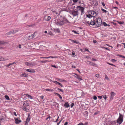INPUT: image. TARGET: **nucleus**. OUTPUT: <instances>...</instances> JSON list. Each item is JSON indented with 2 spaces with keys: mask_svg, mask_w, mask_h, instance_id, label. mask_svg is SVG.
Returning a JSON list of instances; mask_svg holds the SVG:
<instances>
[{
  "mask_svg": "<svg viewBox=\"0 0 125 125\" xmlns=\"http://www.w3.org/2000/svg\"><path fill=\"white\" fill-rule=\"evenodd\" d=\"M54 22L56 24L59 26H61L63 25L64 22L63 20L61 21L60 19L55 20Z\"/></svg>",
  "mask_w": 125,
  "mask_h": 125,
  "instance_id": "nucleus-1",
  "label": "nucleus"
},
{
  "mask_svg": "<svg viewBox=\"0 0 125 125\" xmlns=\"http://www.w3.org/2000/svg\"><path fill=\"white\" fill-rule=\"evenodd\" d=\"M102 20L100 18H98L96 19L95 24L97 27H98L100 26L102 24Z\"/></svg>",
  "mask_w": 125,
  "mask_h": 125,
  "instance_id": "nucleus-2",
  "label": "nucleus"
},
{
  "mask_svg": "<svg viewBox=\"0 0 125 125\" xmlns=\"http://www.w3.org/2000/svg\"><path fill=\"white\" fill-rule=\"evenodd\" d=\"M123 115L119 113V116L117 120V122L119 125L121 124L123 122Z\"/></svg>",
  "mask_w": 125,
  "mask_h": 125,
  "instance_id": "nucleus-3",
  "label": "nucleus"
},
{
  "mask_svg": "<svg viewBox=\"0 0 125 125\" xmlns=\"http://www.w3.org/2000/svg\"><path fill=\"white\" fill-rule=\"evenodd\" d=\"M25 64L26 65L31 67H33L37 64L33 62H25Z\"/></svg>",
  "mask_w": 125,
  "mask_h": 125,
  "instance_id": "nucleus-4",
  "label": "nucleus"
},
{
  "mask_svg": "<svg viewBox=\"0 0 125 125\" xmlns=\"http://www.w3.org/2000/svg\"><path fill=\"white\" fill-rule=\"evenodd\" d=\"M6 43V42L3 41H0V50H2L4 49V47L3 46Z\"/></svg>",
  "mask_w": 125,
  "mask_h": 125,
  "instance_id": "nucleus-5",
  "label": "nucleus"
},
{
  "mask_svg": "<svg viewBox=\"0 0 125 125\" xmlns=\"http://www.w3.org/2000/svg\"><path fill=\"white\" fill-rule=\"evenodd\" d=\"M89 13L93 17H94L96 15V13L93 10H90L89 12Z\"/></svg>",
  "mask_w": 125,
  "mask_h": 125,
  "instance_id": "nucleus-6",
  "label": "nucleus"
},
{
  "mask_svg": "<svg viewBox=\"0 0 125 125\" xmlns=\"http://www.w3.org/2000/svg\"><path fill=\"white\" fill-rule=\"evenodd\" d=\"M30 115L29 114L28 115V118L26 119V121L25 122V125H28V123L30 120Z\"/></svg>",
  "mask_w": 125,
  "mask_h": 125,
  "instance_id": "nucleus-7",
  "label": "nucleus"
},
{
  "mask_svg": "<svg viewBox=\"0 0 125 125\" xmlns=\"http://www.w3.org/2000/svg\"><path fill=\"white\" fill-rule=\"evenodd\" d=\"M71 14H72L73 17L76 16L78 15V12L77 11H74L72 12Z\"/></svg>",
  "mask_w": 125,
  "mask_h": 125,
  "instance_id": "nucleus-8",
  "label": "nucleus"
},
{
  "mask_svg": "<svg viewBox=\"0 0 125 125\" xmlns=\"http://www.w3.org/2000/svg\"><path fill=\"white\" fill-rule=\"evenodd\" d=\"M77 8L78 9H79L81 12L82 14L83 13V11L84 9L83 7H81L79 6H78L77 7Z\"/></svg>",
  "mask_w": 125,
  "mask_h": 125,
  "instance_id": "nucleus-9",
  "label": "nucleus"
},
{
  "mask_svg": "<svg viewBox=\"0 0 125 125\" xmlns=\"http://www.w3.org/2000/svg\"><path fill=\"white\" fill-rule=\"evenodd\" d=\"M110 99L111 100H112L113 98V97L116 94L113 92H111L110 93Z\"/></svg>",
  "mask_w": 125,
  "mask_h": 125,
  "instance_id": "nucleus-10",
  "label": "nucleus"
},
{
  "mask_svg": "<svg viewBox=\"0 0 125 125\" xmlns=\"http://www.w3.org/2000/svg\"><path fill=\"white\" fill-rule=\"evenodd\" d=\"M29 101H26L24 102L23 104L24 106H29Z\"/></svg>",
  "mask_w": 125,
  "mask_h": 125,
  "instance_id": "nucleus-11",
  "label": "nucleus"
},
{
  "mask_svg": "<svg viewBox=\"0 0 125 125\" xmlns=\"http://www.w3.org/2000/svg\"><path fill=\"white\" fill-rule=\"evenodd\" d=\"M25 70L26 71L28 72H29L34 73L35 72V71L34 70H33L32 69H25Z\"/></svg>",
  "mask_w": 125,
  "mask_h": 125,
  "instance_id": "nucleus-12",
  "label": "nucleus"
},
{
  "mask_svg": "<svg viewBox=\"0 0 125 125\" xmlns=\"http://www.w3.org/2000/svg\"><path fill=\"white\" fill-rule=\"evenodd\" d=\"M51 17L50 16H46L44 17V19L45 20L47 21H49L51 19Z\"/></svg>",
  "mask_w": 125,
  "mask_h": 125,
  "instance_id": "nucleus-13",
  "label": "nucleus"
},
{
  "mask_svg": "<svg viewBox=\"0 0 125 125\" xmlns=\"http://www.w3.org/2000/svg\"><path fill=\"white\" fill-rule=\"evenodd\" d=\"M18 31H17L16 30H12L10 31V34H14L15 33L17 32Z\"/></svg>",
  "mask_w": 125,
  "mask_h": 125,
  "instance_id": "nucleus-14",
  "label": "nucleus"
},
{
  "mask_svg": "<svg viewBox=\"0 0 125 125\" xmlns=\"http://www.w3.org/2000/svg\"><path fill=\"white\" fill-rule=\"evenodd\" d=\"M21 120H19L17 118H16L15 119V123L17 124H19L21 122Z\"/></svg>",
  "mask_w": 125,
  "mask_h": 125,
  "instance_id": "nucleus-15",
  "label": "nucleus"
},
{
  "mask_svg": "<svg viewBox=\"0 0 125 125\" xmlns=\"http://www.w3.org/2000/svg\"><path fill=\"white\" fill-rule=\"evenodd\" d=\"M0 61H5L7 60H8L9 59L7 57L4 58L2 57H0Z\"/></svg>",
  "mask_w": 125,
  "mask_h": 125,
  "instance_id": "nucleus-16",
  "label": "nucleus"
},
{
  "mask_svg": "<svg viewBox=\"0 0 125 125\" xmlns=\"http://www.w3.org/2000/svg\"><path fill=\"white\" fill-rule=\"evenodd\" d=\"M110 124V125H119L117 122L115 121L111 122Z\"/></svg>",
  "mask_w": 125,
  "mask_h": 125,
  "instance_id": "nucleus-17",
  "label": "nucleus"
},
{
  "mask_svg": "<svg viewBox=\"0 0 125 125\" xmlns=\"http://www.w3.org/2000/svg\"><path fill=\"white\" fill-rule=\"evenodd\" d=\"M95 21L94 20L93 21L91 20L90 22V24L92 25H94L95 24Z\"/></svg>",
  "mask_w": 125,
  "mask_h": 125,
  "instance_id": "nucleus-18",
  "label": "nucleus"
},
{
  "mask_svg": "<svg viewBox=\"0 0 125 125\" xmlns=\"http://www.w3.org/2000/svg\"><path fill=\"white\" fill-rule=\"evenodd\" d=\"M64 106L66 107H68L70 106V105L69 104L68 102H66L64 104Z\"/></svg>",
  "mask_w": 125,
  "mask_h": 125,
  "instance_id": "nucleus-19",
  "label": "nucleus"
},
{
  "mask_svg": "<svg viewBox=\"0 0 125 125\" xmlns=\"http://www.w3.org/2000/svg\"><path fill=\"white\" fill-rule=\"evenodd\" d=\"M54 83L57 84H58L59 85L61 86V87H63V86L62 84L56 81H54Z\"/></svg>",
  "mask_w": 125,
  "mask_h": 125,
  "instance_id": "nucleus-20",
  "label": "nucleus"
},
{
  "mask_svg": "<svg viewBox=\"0 0 125 125\" xmlns=\"http://www.w3.org/2000/svg\"><path fill=\"white\" fill-rule=\"evenodd\" d=\"M103 24L105 26H110V25L108 24V25L105 22H103Z\"/></svg>",
  "mask_w": 125,
  "mask_h": 125,
  "instance_id": "nucleus-21",
  "label": "nucleus"
},
{
  "mask_svg": "<svg viewBox=\"0 0 125 125\" xmlns=\"http://www.w3.org/2000/svg\"><path fill=\"white\" fill-rule=\"evenodd\" d=\"M77 78L80 81L82 79H81V77L80 76H79L78 75H77Z\"/></svg>",
  "mask_w": 125,
  "mask_h": 125,
  "instance_id": "nucleus-22",
  "label": "nucleus"
},
{
  "mask_svg": "<svg viewBox=\"0 0 125 125\" xmlns=\"http://www.w3.org/2000/svg\"><path fill=\"white\" fill-rule=\"evenodd\" d=\"M33 38V37H32V35H30L29 36L28 38V39L29 40H30L31 39H32Z\"/></svg>",
  "mask_w": 125,
  "mask_h": 125,
  "instance_id": "nucleus-23",
  "label": "nucleus"
},
{
  "mask_svg": "<svg viewBox=\"0 0 125 125\" xmlns=\"http://www.w3.org/2000/svg\"><path fill=\"white\" fill-rule=\"evenodd\" d=\"M27 76H28V74H27L25 73H24L22 74L21 76L26 77H27Z\"/></svg>",
  "mask_w": 125,
  "mask_h": 125,
  "instance_id": "nucleus-24",
  "label": "nucleus"
},
{
  "mask_svg": "<svg viewBox=\"0 0 125 125\" xmlns=\"http://www.w3.org/2000/svg\"><path fill=\"white\" fill-rule=\"evenodd\" d=\"M26 95L27 96V97L29 98H30L31 99H32V97L30 95L27 94H26Z\"/></svg>",
  "mask_w": 125,
  "mask_h": 125,
  "instance_id": "nucleus-25",
  "label": "nucleus"
},
{
  "mask_svg": "<svg viewBox=\"0 0 125 125\" xmlns=\"http://www.w3.org/2000/svg\"><path fill=\"white\" fill-rule=\"evenodd\" d=\"M69 40H71L72 42H74V43H75L76 44H78L79 43L78 42H76V41L72 40L71 39H69Z\"/></svg>",
  "mask_w": 125,
  "mask_h": 125,
  "instance_id": "nucleus-26",
  "label": "nucleus"
},
{
  "mask_svg": "<svg viewBox=\"0 0 125 125\" xmlns=\"http://www.w3.org/2000/svg\"><path fill=\"white\" fill-rule=\"evenodd\" d=\"M87 17H88L90 18L92 17V16L90 14H89H89L88 15H87Z\"/></svg>",
  "mask_w": 125,
  "mask_h": 125,
  "instance_id": "nucleus-27",
  "label": "nucleus"
},
{
  "mask_svg": "<svg viewBox=\"0 0 125 125\" xmlns=\"http://www.w3.org/2000/svg\"><path fill=\"white\" fill-rule=\"evenodd\" d=\"M5 98L7 100H10V98L7 95H5Z\"/></svg>",
  "mask_w": 125,
  "mask_h": 125,
  "instance_id": "nucleus-28",
  "label": "nucleus"
},
{
  "mask_svg": "<svg viewBox=\"0 0 125 125\" xmlns=\"http://www.w3.org/2000/svg\"><path fill=\"white\" fill-rule=\"evenodd\" d=\"M56 57V56H55V57H53L52 56H50L49 57H48V58H56L57 57Z\"/></svg>",
  "mask_w": 125,
  "mask_h": 125,
  "instance_id": "nucleus-29",
  "label": "nucleus"
},
{
  "mask_svg": "<svg viewBox=\"0 0 125 125\" xmlns=\"http://www.w3.org/2000/svg\"><path fill=\"white\" fill-rule=\"evenodd\" d=\"M48 62V60L42 61H41V62H42V63H46V62Z\"/></svg>",
  "mask_w": 125,
  "mask_h": 125,
  "instance_id": "nucleus-30",
  "label": "nucleus"
},
{
  "mask_svg": "<svg viewBox=\"0 0 125 125\" xmlns=\"http://www.w3.org/2000/svg\"><path fill=\"white\" fill-rule=\"evenodd\" d=\"M35 34V32H34L33 34H32V37H33V38L35 37L36 36Z\"/></svg>",
  "mask_w": 125,
  "mask_h": 125,
  "instance_id": "nucleus-31",
  "label": "nucleus"
},
{
  "mask_svg": "<svg viewBox=\"0 0 125 125\" xmlns=\"http://www.w3.org/2000/svg\"><path fill=\"white\" fill-rule=\"evenodd\" d=\"M46 91H53L52 90H51L50 89H45Z\"/></svg>",
  "mask_w": 125,
  "mask_h": 125,
  "instance_id": "nucleus-32",
  "label": "nucleus"
},
{
  "mask_svg": "<svg viewBox=\"0 0 125 125\" xmlns=\"http://www.w3.org/2000/svg\"><path fill=\"white\" fill-rule=\"evenodd\" d=\"M99 113V111H97L94 114V115H96L98 114Z\"/></svg>",
  "mask_w": 125,
  "mask_h": 125,
  "instance_id": "nucleus-33",
  "label": "nucleus"
},
{
  "mask_svg": "<svg viewBox=\"0 0 125 125\" xmlns=\"http://www.w3.org/2000/svg\"><path fill=\"white\" fill-rule=\"evenodd\" d=\"M93 98L95 100H96V99H97V97L96 96H93Z\"/></svg>",
  "mask_w": 125,
  "mask_h": 125,
  "instance_id": "nucleus-34",
  "label": "nucleus"
},
{
  "mask_svg": "<svg viewBox=\"0 0 125 125\" xmlns=\"http://www.w3.org/2000/svg\"><path fill=\"white\" fill-rule=\"evenodd\" d=\"M56 94H57L59 97L60 99H62V97L59 94H58L57 93H56Z\"/></svg>",
  "mask_w": 125,
  "mask_h": 125,
  "instance_id": "nucleus-35",
  "label": "nucleus"
},
{
  "mask_svg": "<svg viewBox=\"0 0 125 125\" xmlns=\"http://www.w3.org/2000/svg\"><path fill=\"white\" fill-rule=\"evenodd\" d=\"M74 103H72L70 105L71 107V108H72V107H73V106L74 105Z\"/></svg>",
  "mask_w": 125,
  "mask_h": 125,
  "instance_id": "nucleus-36",
  "label": "nucleus"
},
{
  "mask_svg": "<svg viewBox=\"0 0 125 125\" xmlns=\"http://www.w3.org/2000/svg\"><path fill=\"white\" fill-rule=\"evenodd\" d=\"M100 76V75L98 74H97L95 75L96 77L98 78H99Z\"/></svg>",
  "mask_w": 125,
  "mask_h": 125,
  "instance_id": "nucleus-37",
  "label": "nucleus"
},
{
  "mask_svg": "<svg viewBox=\"0 0 125 125\" xmlns=\"http://www.w3.org/2000/svg\"><path fill=\"white\" fill-rule=\"evenodd\" d=\"M101 10L103 12H107V11L105 10L104 9H101Z\"/></svg>",
  "mask_w": 125,
  "mask_h": 125,
  "instance_id": "nucleus-38",
  "label": "nucleus"
},
{
  "mask_svg": "<svg viewBox=\"0 0 125 125\" xmlns=\"http://www.w3.org/2000/svg\"><path fill=\"white\" fill-rule=\"evenodd\" d=\"M105 79H107L108 80H109V79L108 78L107 76L106 75H105Z\"/></svg>",
  "mask_w": 125,
  "mask_h": 125,
  "instance_id": "nucleus-39",
  "label": "nucleus"
},
{
  "mask_svg": "<svg viewBox=\"0 0 125 125\" xmlns=\"http://www.w3.org/2000/svg\"><path fill=\"white\" fill-rule=\"evenodd\" d=\"M85 62L87 63V64H90L91 63V62H90L89 61H87Z\"/></svg>",
  "mask_w": 125,
  "mask_h": 125,
  "instance_id": "nucleus-40",
  "label": "nucleus"
},
{
  "mask_svg": "<svg viewBox=\"0 0 125 125\" xmlns=\"http://www.w3.org/2000/svg\"><path fill=\"white\" fill-rule=\"evenodd\" d=\"M91 60L92 61H97V60L96 59L94 58H92V59H91Z\"/></svg>",
  "mask_w": 125,
  "mask_h": 125,
  "instance_id": "nucleus-41",
  "label": "nucleus"
},
{
  "mask_svg": "<svg viewBox=\"0 0 125 125\" xmlns=\"http://www.w3.org/2000/svg\"><path fill=\"white\" fill-rule=\"evenodd\" d=\"M124 22H123L121 21H119L118 23L120 24H123L124 23Z\"/></svg>",
  "mask_w": 125,
  "mask_h": 125,
  "instance_id": "nucleus-42",
  "label": "nucleus"
},
{
  "mask_svg": "<svg viewBox=\"0 0 125 125\" xmlns=\"http://www.w3.org/2000/svg\"><path fill=\"white\" fill-rule=\"evenodd\" d=\"M63 21L64 22V21H66L67 22H69V21H68V20L66 19H64Z\"/></svg>",
  "mask_w": 125,
  "mask_h": 125,
  "instance_id": "nucleus-43",
  "label": "nucleus"
},
{
  "mask_svg": "<svg viewBox=\"0 0 125 125\" xmlns=\"http://www.w3.org/2000/svg\"><path fill=\"white\" fill-rule=\"evenodd\" d=\"M79 0H73V1L74 3H76Z\"/></svg>",
  "mask_w": 125,
  "mask_h": 125,
  "instance_id": "nucleus-44",
  "label": "nucleus"
},
{
  "mask_svg": "<svg viewBox=\"0 0 125 125\" xmlns=\"http://www.w3.org/2000/svg\"><path fill=\"white\" fill-rule=\"evenodd\" d=\"M48 34L49 35H52V33L50 31L48 33Z\"/></svg>",
  "mask_w": 125,
  "mask_h": 125,
  "instance_id": "nucleus-45",
  "label": "nucleus"
},
{
  "mask_svg": "<svg viewBox=\"0 0 125 125\" xmlns=\"http://www.w3.org/2000/svg\"><path fill=\"white\" fill-rule=\"evenodd\" d=\"M11 65V63H9V64L8 65H6V66H7V67H9L10 66V65Z\"/></svg>",
  "mask_w": 125,
  "mask_h": 125,
  "instance_id": "nucleus-46",
  "label": "nucleus"
},
{
  "mask_svg": "<svg viewBox=\"0 0 125 125\" xmlns=\"http://www.w3.org/2000/svg\"><path fill=\"white\" fill-rule=\"evenodd\" d=\"M62 119L57 124V125H59L60 123L62 121Z\"/></svg>",
  "mask_w": 125,
  "mask_h": 125,
  "instance_id": "nucleus-47",
  "label": "nucleus"
},
{
  "mask_svg": "<svg viewBox=\"0 0 125 125\" xmlns=\"http://www.w3.org/2000/svg\"><path fill=\"white\" fill-rule=\"evenodd\" d=\"M10 35V32L6 33L5 34V35Z\"/></svg>",
  "mask_w": 125,
  "mask_h": 125,
  "instance_id": "nucleus-48",
  "label": "nucleus"
},
{
  "mask_svg": "<svg viewBox=\"0 0 125 125\" xmlns=\"http://www.w3.org/2000/svg\"><path fill=\"white\" fill-rule=\"evenodd\" d=\"M91 63V65H93V66H95V65H96L94 63H93V62H92Z\"/></svg>",
  "mask_w": 125,
  "mask_h": 125,
  "instance_id": "nucleus-49",
  "label": "nucleus"
},
{
  "mask_svg": "<svg viewBox=\"0 0 125 125\" xmlns=\"http://www.w3.org/2000/svg\"><path fill=\"white\" fill-rule=\"evenodd\" d=\"M77 125H83V124L81 122L78 124Z\"/></svg>",
  "mask_w": 125,
  "mask_h": 125,
  "instance_id": "nucleus-50",
  "label": "nucleus"
},
{
  "mask_svg": "<svg viewBox=\"0 0 125 125\" xmlns=\"http://www.w3.org/2000/svg\"><path fill=\"white\" fill-rule=\"evenodd\" d=\"M85 50L86 51H87L88 52H89V50L88 49H87V48H85Z\"/></svg>",
  "mask_w": 125,
  "mask_h": 125,
  "instance_id": "nucleus-51",
  "label": "nucleus"
},
{
  "mask_svg": "<svg viewBox=\"0 0 125 125\" xmlns=\"http://www.w3.org/2000/svg\"><path fill=\"white\" fill-rule=\"evenodd\" d=\"M72 31L74 32L76 34H79V33L77 32L76 31H74V30H73Z\"/></svg>",
  "mask_w": 125,
  "mask_h": 125,
  "instance_id": "nucleus-52",
  "label": "nucleus"
},
{
  "mask_svg": "<svg viewBox=\"0 0 125 125\" xmlns=\"http://www.w3.org/2000/svg\"><path fill=\"white\" fill-rule=\"evenodd\" d=\"M59 118V117L58 116L57 118V119L55 121H54V122H57L58 121V119Z\"/></svg>",
  "mask_w": 125,
  "mask_h": 125,
  "instance_id": "nucleus-53",
  "label": "nucleus"
},
{
  "mask_svg": "<svg viewBox=\"0 0 125 125\" xmlns=\"http://www.w3.org/2000/svg\"><path fill=\"white\" fill-rule=\"evenodd\" d=\"M40 58H45V59H48V57H40Z\"/></svg>",
  "mask_w": 125,
  "mask_h": 125,
  "instance_id": "nucleus-54",
  "label": "nucleus"
},
{
  "mask_svg": "<svg viewBox=\"0 0 125 125\" xmlns=\"http://www.w3.org/2000/svg\"><path fill=\"white\" fill-rule=\"evenodd\" d=\"M102 4L103 6L104 7L105 6V4L104 2H102Z\"/></svg>",
  "mask_w": 125,
  "mask_h": 125,
  "instance_id": "nucleus-55",
  "label": "nucleus"
},
{
  "mask_svg": "<svg viewBox=\"0 0 125 125\" xmlns=\"http://www.w3.org/2000/svg\"><path fill=\"white\" fill-rule=\"evenodd\" d=\"M98 97L100 99H101L102 98V97L101 96H98Z\"/></svg>",
  "mask_w": 125,
  "mask_h": 125,
  "instance_id": "nucleus-56",
  "label": "nucleus"
},
{
  "mask_svg": "<svg viewBox=\"0 0 125 125\" xmlns=\"http://www.w3.org/2000/svg\"><path fill=\"white\" fill-rule=\"evenodd\" d=\"M107 63L109 64L110 65H112V66H114V64H111L109 62H108Z\"/></svg>",
  "mask_w": 125,
  "mask_h": 125,
  "instance_id": "nucleus-57",
  "label": "nucleus"
},
{
  "mask_svg": "<svg viewBox=\"0 0 125 125\" xmlns=\"http://www.w3.org/2000/svg\"><path fill=\"white\" fill-rule=\"evenodd\" d=\"M103 98L105 99H106V96L105 95L103 96Z\"/></svg>",
  "mask_w": 125,
  "mask_h": 125,
  "instance_id": "nucleus-58",
  "label": "nucleus"
},
{
  "mask_svg": "<svg viewBox=\"0 0 125 125\" xmlns=\"http://www.w3.org/2000/svg\"><path fill=\"white\" fill-rule=\"evenodd\" d=\"M19 48L20 49H21V44H20L19 45Z\"/></svg>",
  "mask_w": 125,
  "mask_h": 125,
  "instance_id": "nucleus-59",
  "label": "nucleus"
},
{
  "mask_svg": "<svg viewBox=\"0 0 125 125\" xmlns=\"http://www.w3.org/2000/svg\"><path fill=\"white\" fill-rule=\"evenodd\" d=\"M93 42L94 43H96L97 42V41L96 40H93Z\"/></svg>",
  "mask_w": 125,
  "mask_h": 125,
  "instance_id": "nucleus-60",
  "label": "nucleus"
},
{
  "mask_svg": "<svg viewBox=\"0 0 125 125\" xmlns=\"http://www.w3.org/2000/svg\"><path fill=\"white\" fill-rule=\"evenodd\" d=\"M40 98H41L42 99H43L44 98V96L43 95H42L41 96H40Z\"/></svg>",
  "mask_w": 125,
  "mask_h": 125,
  "instance_id": "nucleus-61",
  "label": "nucleus"
},
{
  "mask_svg": "<svg viewBox=\"0 0 125 125\" xmlns=\"http://www.w3.org/2000/svg\"><path fill=\"white\" fill-rule=\"evenodd\" d=\"M58 90H60V91L62 92H63V91H62V89H58Z\"/></svg>",
  "mask_w": 125,
  "mask_h": 125,
  "instance_id": "nucleus-62",
  "label": "nucleus"
},
{
  "mask_svg": "<svg viewBox=\"0 0 125 125\" xmlns=\"http://www.w3.org/2000/svg\"><path fill=\"white\" fill-rule=\"evenodd\" d=\"M68 123L67 122H65L64 124V125H67Z\"/></svg>",
  "mask_w": 125,
  "mask_h": 125,
  "instance_id": "nucleus-63",
  "label": "nucleus"
},
{
  "mask_svg": "<svg viewBox=\"0 0 125 125\" xmlns=\"http://www.w3.org/2000/svg\"><path fill=\"white\" fill-rule=\"evenodd\" d=\"M88 124V122H85L84 124H83V125H87Z\"/></svg>",
  "mask_w": 125,
  "mask_h": 125,
  "instance_id": "nucleus-64",
  "label": "nucleus"
}]
</instances>
